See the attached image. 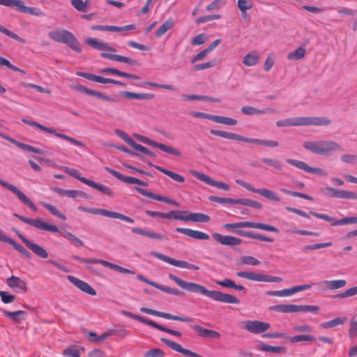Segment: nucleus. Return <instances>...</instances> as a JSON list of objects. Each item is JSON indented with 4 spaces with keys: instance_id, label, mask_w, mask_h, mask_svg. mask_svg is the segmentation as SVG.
Listing matches in <instances>:
<instances>
[{
    "instance_id": "obj_1",
    "label": "nucleus",
    "mask_w": 357,
    "mask_h": 357,
    "mask_svg": "<svg viewBox=\"0 0 357 357\" xmlns=\"http://www.w3.org/2000/svg\"><path fill=\"white\" fill-rule=\"evenodd\" d=\"M170 280L174 281L182 289L192 293L204 295L211 299L229 304H239L240 300L229 294H225L215 290H208L204 286L195 282H186L174 274H169Z\"/></svg>"
},
{
    "instance_id": "obj_2",
    "label": "nucleus",
    "mask_w": 357,
    "mask_h": 357,
    "mask_svg": "<svg viewBox=\"0 0 357 357\" xmlns=\"http://www.w3.org/2000/svg\"><path fill=\"white\" fill-rule=\"evenodd\" d=\"M303 148L317 155L328 156L337 151H343L342 146L332 140L307 141L303 143Z\"/></svg>"
},
{
    "instance_id": "obj_3",
    "label": "nucleus",
    "mask_w": 357,
    "mask_h": 357,
    "mask_svg": "<svg viewBox=\"0 0 357 357\" xmlns=\"http://www.w3.org/2000/svg\"><path fill=\"white\" fill-rule=\"evenodd\" d=\"M331 120L324 116H298L280 120L276 122L278 127L300 126H328Z\"/></svg>"
},
{
    "instance_id": "obj_4",
    "label": "nucleus",
    "mask_w": 357,
    "mask_h": 357,
    "mask_svg": "<svg viewBox=\"0 0 357 357\" xmlns=\"http://www.w3.org/2000/svg\"><path fill=\"white\" fill-rule=\"evenodd\" d=\"M210 133L214 136H218L225 139L236 140L250 144H260L268 147H276L279 145L277 141L261 139L257 138H248L238 134L229 132L222 130L212 129L210 130Z\"/></svg>"
},
{
    "instance_id": "obj_5",
    "label": "nucleus",
    "mask_w": 357,
    "mask_h": 357,
    "mask_svg": "<svg viewBox=\"0 0 357 357\" xmlns=\"http://www.w3.org/2000/svg\"><path fill=\"white\" fill-rule=\"evenodd\" d=\"M48 36L54 41L64 43L76 52H82V47L77 38L66 29L52 31L49 32Z\"/></svg>"
},
{
    "instance_id": "obj_6",
    "label": "nucleus",
    "mask_w": 357,
    "mask_h": 357,
    "mask_svg": "<svg viewBox=\"0 0 357 357\" xmlns=\"http://www.w3.org/2000/svg\"><path fill=\"white\" fill-rule=\"evenodd\" d=\"M223 227L241 236L248 237L250 238L260 240L262 241L270 243L274 241L273 238L264 236L260 234L238 229L239 228H248V221L238 222L234 223H226L223 225Z\"/></svg>"
},
{
    "instance_id": "obj_7",
    "label": "nucleus",
    "mask_w": 357,
    "mask_h": 357,
    "mask_svg": "<svg viewBox=\"0 0 357 357\" xmlns=\"http://www.w3.org/2000/svg\"><path fill=\"white\" fill-rule=\"evenodd\" d=\"M271 311L282 312V313H294L298 312H310L312 314H317L319 310V307L317 305H297L294 304H281L273 305L269 307Z\"/></svg>"
},
{
    "instance_id": "obj_8",
    "label": "nucleus",
    "mask_w": 357,
    "mask_h": 357,
    "mask_svg": "<svg viewBox=\"0 0 357 357\" xmlns=\"http://www.w3.org/2000/svg\"><path fill=\"white\" fill-rule=\"evenodd\" d=\"M71 258L75 261H77L80 263H91L93 264H101L105 267L109 268L113 271H117L123 274H135V272L132 270L122 267L117 264L111 263L109 261L100 259H89V258H83L79 257L77 255H72Z\"/></svg>"
},
{
    "instance_id": "obj_9",
    "label": "nucleus",
    "mask_w": 357,
    "mask_h": 357,
    "mask_svg": "<svg viewBox=\"0 0 357 357\" xmlns=\"http://www.w3.org/2000/svg\"><path fill=\"white\" fill-rule=\"evenodd\" d=\"M13 215L20 220H21L22 222L27 225H29L38 229L50 231L53 233L59 231V228L56 225L43 222L40 218L32 219L30 218L19 215L17 213H14Z\"/></svg>"
},
{
    "instance_id": "obj_10",
    "label": "nucleus",
    "mask_w": 357,
    "mask_h": 357,
    "mask_svg": "<svg viewBox=\"0 0 357 357\" xmlns=\"http://www.w3.org/2000/svg\"><path fill=\"white\" fill-rule=\"evenodd\" d=\"M236 183L242 186L243 188H245L248 191L257 193L268 200L276 202H280V198L273 190H271L267 188H255L249 183L240 179H236Z\"/></svg>"
},
{
    "instance_id": "obj_11",
    "label": "nucleus",
    "mask_w": 357,
    "mask_h": 357,
    "mask_svg": "<svg viewBox=\"0 0 357 357\" xmlns=\"http://www.w3.org/2000/svg\"><path fill=\"white\" fill-rule=\"evenodd\" d=\"M236 275L250 280L264 282H280L282 279L280 277L273 276L260 273L238 271Z\"/></svg>"
},
{
    "instance_id": "obj_12",
    "label": "nucleus",
    "mask_w": 357,
    "mask_h": 357,
    "mask_svg": "<svg viewBox=\"0 0 357 357\" xmlns=\"http://www.w3.org/2000/svg\"><path fill=\"white\" fill-rule=\"evenodd\" d=\"M151 255L162 261H165L176 267L188 268L193 271H198L199 269V267L195 264H190L186 261L176 260L175 259L171 258L169 256L165 255L163 254L155 251H152L151 252Z\"/></svg>"
},
{
    "instance_id": "obj_13",
    "label": "nucleus",
    "mask_w": 357,
    "mask_h": 357,
    "mask_svg": "<svg viewBox=\"0 0 357 357\" xmlns=\"http://www.w3.org/2000/svg\"><path fill=\"white\" fill-rule=\"evenodd\" d=\"M12 230L16 234V235L20 238V240L24 243V245L29 250H31L36 256L41 259H47L48 257V252L45 248H43L40 245L29 241L17 229L13 228Z\"/></svg>"
},
{
    "instance_id": "obj_14",
    "label": "nucleus",
    "mask_w": 357,
    "mask_h": 357,
    "mask_svg": "<svg viewBox=\"0 0 357 357\" xmlns=\"http://www.w3.org/2000/svg\"><path fill=\"white\" fill-rule=\"evenodd\" d=\"M135 137L137 138V140H139L149 146L159 149L161 151H162L165 153H167L169 154H171L173 155H176V156H180L181 154V152L178 150H177L176 149L169 146H167V145L161 144V143H158V142H155L153 139H151L146 137H144V136H142L140 135H136Z\"/></svg>"
},
{
    "instance_id": "obj_15",
    "label": "nucleus",
    "mask_w": 357,
    "mask_h": 357,
    "mask_svg": "<svg viewBox=\"0 0 357 357\" xmlns=\"http://www.w3.org/2000/svg\"><path fill=\"white\" fill-rule=\"evenodd\" d=\"M0 185L6 188L8 190L14 193L18 199L26 206H27L29 208H31L33 211H37V207L35 204L31 202V200L25 195L24 192L20 190L15 185L2 180L0 178Z\"/></svg>"
},
{
    "instance_id": "obj_16",
    "label": "nucleus",
    "mask_w": 357,
    "mask_h": 357,
    "mask_svg": "<svg viewBox=\"0 0 357 357\" xmlns=\"http://www.w3.org/2000/svg\"><path fill=\"white\" fill-rule=\"evenodd\" d=\"M140 311L142 312H144V313H146L148 314L165 318L167 319L179 321H182V322L190 323V322H192L194 320V319L192 317L173 315L169 313L163 312L158 311L155 310H153V309H150V308H147V307H141Z\"/></svg>"
},
{
    "instance_id": "obj_17",
    "label": "nucleus",
    "mask_w": 357,
    "mask_h": 357,
    "mask_svg": "<svg viewBox=\"0 0 357 357\" xmlns=\"http://www.w3.org/2000/svg\"><path fill=\"white\" fill-rule=\"evenodd\" d=\"M323 193L331 198L348 199L357 200V193L351 191L338 190L327 186L322 190Z\"/></svg>"
},
{
    "instance_id": "obj_18",
    "label": "nucleus",
    "mask_w": 357,
    "mask_h": 357,
    "mask_svg": "<svg viewBox=\"0 0 357 357\" xmlns=\"http://www.w3.org/2000/svg\"><path fill=\"white\" fill-rule=\"evenodd\" d=\"M9 7H15L19 12L27 13L37 17L45 15V13L40 8L36 7L26 6L21 0H11V3H10Z\"/></svg>"
},
{
    "instance_id": "obj_19",
    "label": "nucleus",
    "mask_w": 357,
    "mask_h": 357,
    "mask_svg": "<svg viewBox=\"0 0 357 357\" xmlns=\"http://www.w3.org/2000/svg\"><path fill=\"white\" fill-rule=\"evenodd\" d=\"M191 174L198 180L204 182L209 185L214 186L226 191L230 190V187L228 184L221 181H216L204 173L194 170L191 172Z\"/></svg>"
},
{
    "instance_id": "obj_20",
    "label": "nucleus",
    "mask_w": 357,
    "mask_h": 357,
    "mask_svg": "<svg viewBox=\"0 0 357 357\" xmlns=\"http://www.w3.org/2000/svg\"><path fill=\"white\" fill-rule=\"evenodd\" d=\"M72 88L80 93H84L88 96H95L99 99H102L106 101L116 102L117 100L114 98L107 96L100 91H97L93 89H88L87 87L81 85L75 84L72 86Z\"/></svg>"
},
{
    "instance_id": "obj_21",
    "label": "nucleus",
    "mask_w": 357,
    "mask_h": 357,
    "mask_svg": "<svg viewBox=\"0 0 357 357\" xmlns=\"http://www.w3.org/2000/svg\"><path fill=\"white\" fill-rule=\"evenodd\" d=\"M105 169L108 173H109L110 174H112V176L116 177L117 179L120 180L121 181H122L123 183H130V184H137V185H143V186L149 185L148 183H146L141 179L137 178L135 177H132V176H125V175L121 174L119 172H117L109 167H105Z\"/></svg>"
},
{
    "instance_id": "obj_22",
    "label": "nucleus",
    "mask_w": 357,
    "mask_h": 357,
    "mask_svg": "<svg viewBox=\"0 0 357 357\" xmlns=\"http://www.w3.org/2000/svg\"><path fill=\"white\" fill-rule=\"evenodd\" d=\"M271 327L270 324L258 320L248 321L245 323L244 328L250 333L259 334L268 330Z\"/></svg>"
},
{
    "instance_id": "obj_23",
    "label": "nucleus",
    "mask_w": 357,
    "mask_h": 357,
    "mask_svg": "<svg viewBox=\"0 0 357 357\" xmlns=\"http://www.w3.org/2000/svg\"><path fill=\"white\" fill-rule=\"evenodd\" d=\"M286 162L288 164L291 165L300 169L304 170L306 172L321 176L325 175V172L321 168L310 167L307 165L305 162L301 160L288 158L286 160Z\"/></svg>"
},
{
    "instance_id": "obj_24",
    "label": "nucleus",
    "mask_w": 357,
    "mask_h": 357,
    "mask_svg": "<svg viewBox=\"0 0 357 357\" xmlns=\"http://www.w3.org/2000/svg\"><path fill=\"white\" fill-rule=\"evenodd\" d=\"M160 340L172 349L185 355V357H202L199 354L193 352L187 349L183 348L181 345L179 344L178 343L170 340L167 338L162 337Z\"/></svg>"
},
{
    "instance_id": "obj_25",
    "label": "nucleus",
    "mask_w": 357,
    "mask_h": 357,
    "mask_svg": "<svg viewBox=\"0 0 357 357\" xmlns=\"http://www.w3.org/2000/svg\"><path fill=\"white\" fill-rule=\"evenodd\" d=\"M212 236L215 241L222 245L235 246L239 245L242 243V240L241 238L229 235H222L219 233H213Z\"/></svg>"
},
{
    "instance_id": "obj_26",
    "label": "nucleus",
    "mask_w": 357,
    "mask_h": 357,
    "mask_svg": "<svg viewBox=\"0 0 357 357\" xmlns=\"http://www.w3.org/2000/svg\"><path fill=\"white\" fill-rule=\"evenodd\" d=\"M68 280L74 284L76 287H77L81 291L91 295V296H95L96 295V291L94 289L93 287H91L89 284L84 282V280H82L73 275H68L67 276Z\"/></svg>"
},
{
    "instance_id": "obj_27",
    "label": "nucleus",
    "mask_w": 357,
    "mask_h": 357,
    "mask_svg": "<svg viewBox=\"0 0 357 357\" xmlns=\"http://www.w3.org/2000/svg\"><path fill=\"white\" fill-rule=\"evenodd\" d=\"M135 190L137 192H139V194H141L145 197L152 198L153 199H155V200H158L160 202H165V203H167V204L175 206H179V203L178 202H176L174 199H172L167 197L161 196V195L155 194L153 192H149L140 187H135Z\"/></svg>"
},
{
    "instance_id": "obj_28",
    "label": "nucleus",
    "mask_w": 357,
    "mask_h": 357,
    "mask_svg": "<svg viewBox=\"0 0 357 357\" xmlns=\"http://www.w3.org/2000/svg\"><path fill=\"white\" fill-rule=\"evenodd\" d=\"M192 328L195 331L200 337L204 338L218 340L221 337L219 332L205 328L199 325H194L192 326Z\"/></svg>"
},
{
    "instance_id": "obj_29",
    "label": "nucleus",
    "mask_w": 357,
    "mask_h": 357,
    "mask_svg": "<svg viewBox=\"0 0 357 357\" xmlns=\"http://www.w3.org/2000/svg\"><path fill=\"white\" fill-rule=\"evenodd\" d=\"M176 231L197 240H208L210 238L208 234L203 231L192 229L177 227Z\"/></svg>"
},
{
    "instance_id": "obj_30",
    "label": "nucleus",
    "mask_w": 357,
    "mask_h": 357,
    "mask_svg": "<svg viewBox=\"0 0 357 357\" xmlns=\"http://www.w3.org/2000/svg\"><path fill=\"white\" fill-rule=\"evenodd\" d=\"M241 112L245 115H257V114H272L277 112V110L272 107H266L263 109H259L251 106H244L241 108Z\"/></svg>"
},
{
    "instance_id": "obj_31",
    "label": "nucleus",
    "mask_w": 357,
    "mask_h": 357,
    "mask_svg": "<svg viewBox=\"0 0 357 357\" xmlns=\"http://www.w3.org/2000/svg\"><path fill=\"white\" fill-rule=\"evenodd\" d=\"M0 136H1L3 139H6L13 143H14L17 147H19L20 149H23V150H26V151H31V152H33V153H38V154H44L45 153V151L44 150L41 149H38V148H36L33 146H31L29 144H24V143H22V142H17L14 139H13L12 138H10V137L8 136H6L3 134H1L0 133Z\"/></svg>"
},
{
    "instance_id": "obj_32",
    "label": "nucleus",
    "mask_w": 357,
    "mask_h": 357,
    "mask_svg": "<svg viewBox=\"0 0 357 357\" xmlns=\"http://www.w3.org/2000/svg\"><path fill=\"white\" fill-rule=\"evenodd\" d=\"M86 45L92 47L93 49L100 51H109L115 52L116 50L114 47H109L107 43L98 41V39L93 38H89L85 40Z\"/></svg>"
},
{
    "instance_id": "obj_33",
    "label": "nucleus",
    "mask_w": 357,
    "mask_h": 357,
    "mask_svg": "<svg viewBox=\"0 0 357 357\" xmlns=\"http://www.w3.org/2000/svg\"><path fill=\"white\" fill-rule=\"evenodd\" d=\"M7 284L17 291H26V284L21 278L12 275L7 280Z\"/></svg>"
},
{
    "instance_id": "obj_34",
    "label": "nucleus",
    "mask_w": 357,
    "mask_h": 357,
    "mask_svg": "<svg viewBox=\"0 0 357 357\" xmlns=\"http://www.w3.org/2000/svg\"><path fill=\"white\" fill-rule=\"evenodd\" d=\"M132 231L134 234H140L144 236H146L151 238H155L158 239L161 241L166 240L167 238L165 236L160 234L159 233L152 232L150 231H148L146 229H142V228H138V227H134L132 229Z\"/></svg>"
},
{
    "instance_id": "obj_35",
    "label": "nucleus",
    "mask_w": 357,
    "mask_h": 357,
    "mask_svg": "<svg viewBox=\"0 0 357 357\" xmlns=\"http://www.w3.org/2000/svg\"><path fill=\"white\" fill-rule=\"evenodd\" d=\"M100 71L102 73H109L112 75H117L119 77H126V78L131 79H140V77L138 75L125 73V72L121 71L118 69L113 68H102Z\"/></svg>"
},
{
    "instance_id": "obj_36",
    "label": "nucleus",
    "mask_w": 357,
    "mask_h": 357,
    "mask_svg": "<svg viewBox=\"0 0 357 357\" xmlns=\"http://www.w3.org/2000/svg\"><path fill=\"white\" fill-rule=\"evenodd\" d=\"M211 220L209 215L202 213H190L185 215V222L191 221L194 222H208Z\"/></svg>"
},
{
    "instance_id": "obj_37",
    "label": "nucleus",
    "mask_w": 357,
    "mask_h": 357,
    "mask_svg": "<svg viewBox=\"0 0 357 357\" xmlns=\"http://www.w3.org/2000/svg\"><path fill=\"white\" fill-rule=\"evenodd\" d=\"M121 96L128 99H137V100H150L153 99L155 97V95L153 93H137L135 92L130 91H122L121 93Z\"/></svg>"
},
{
    "instance_id": "obj_38",
    "label": "nucleus",
    "mask_w": 357,
    "mask_h": 357,
    "mask_svg": "<svg viewBox=\"0 0 357 357\" xmlns=\"http://www.w3.org/2000/svg\"><path fill=\"white\" fill-rule=\"evenodd\" d=\"M137 278L140 280V281H142L163 292H165V293H168V294H170L172 293V287H167V286H164V285H162V284H160L155 282H153L152 280H149L148 278L144 277L141 274H139L137 275Z\"/></svg>"
},
{
    "instance_id": "obj_39",
    "label": "nucleus",
    "mask_w": 357,
    "mask_h": 357,
    "mask_svg": "<svg viewBox=\"0 0 357 357\" xmlns=\"http://www.w3.org/2000/svg\"><path fill=\"white\" fill-rule=\"evenodd\" d=\"M347 282L344 280H324L317 282L318 285L322 287L323 284H326L329 289L334 290L342 288L345 286Z\"/></svg>"
},
{
    "instance_id": "obj_40",
    "label": "nucleus",
    "mask_w": 357,
    "mask_h": 357,
    "mask_svg": "<svg viewBox=\"0 0 357 357\" xmlns=\"http://www.w3.org/2000/svg\"><path fill=\"white\" fill-rule=\"evenodd\" d=\"M258 349L262 351H265L267 353H280L282 351H286V347H282V346H271L269 344H267L263 342H261L258 344Z\"/></svg>"
},
{
    "instance_id": "obj_41",
    "label": "nucleus",
    "mask_w": 357,
    "mask_h": 357,
    "mask_svg": "<svg viewBox=\"0 0 357 357\" xmlns=\"http://www.w3.org/2000/svg\"><path fill=\"white\" fill-rule=\"evenodd\" d=\"M3 313L6 317L10 319L12 321L16 323H20L22 319L24 320V318H21V317L26 316L27 314V312L24 310H17L15 312L4 310Z\"/></svg>"
},
{
    "instance_id": "obj_42",
    "label": "nucleus",
    "mask_w": 357,
    "mask_h": 357,
    "mask_svg": "<svg viewBox=\"0 0 357 357\" xmlns=\"http://www.w3.org/2000/svg\"><path fill=\"white\" fill-rule=\"evenodd\" d=\"M87 185L96 188L102 193L107 195L110 197H112L114 195L112 190L109 187L101 183H96L92 180H89V181L87 183Z\"/></svg>"
},
{
    "instance_id": "obj_43",
    "label": "nucleus",
    "mask_w": 357,
    "mask_h": 357,
    "mask_svg": "<svg viewBox=\"0 0 357 357\" xmlns=\"http://www.w3.org/2000/svg\"><path fill=\"white\" fill-rule=\"evenodd\" d=\"M174 26V22L172 18L167 20L155 31V36L156 38H160L167 31L171 29Z\"/></svg>"
},
{
    "instance_id": "obj_44",
    "label": "nucleus",
    "mask_w": 357,
    "mask_h": 357,
    "mask_svg": "<svg viewBox=\"0 0 357 357\" xmlns=\"http://www.w3.org/2000/svg\"><path fill=\"white\" fill-rule=\"evenodd\" d=\"M155 168L177 182L183 183L185 181V178L177 173H175L160 166H155Z\"/></svg>"
},
{
    "instance_id": "obj_45",
    "label": "nucleus",
    "mask_w": 357,
    "mask_h": 357,
    "mask_svg": "<svg viewBox=\"0 0 357 357\" xmlns=\"http://www.w3.org/2000/svg\"><path fill=\"white\" fill-rule=\"evenodd\" d=\"M248 228H255V229H259L268 231L275 232L278 233L279 232V230L278 228L264 223L261 222H249L248 221Z\"/></svg>"
},
{
    "instance_id": "obj_46",
    "label": "nucleus",
    "mask_w": 357,
    "mask_h": 357,
    "mask_svg": "<svg viewBox=\"0 0 357 357\" xmlns=\"http://www.w3.org/2000/svg\"><path fill=\"white\" fill-rule=\"evenodd\" d=\"M121 314L127 317L131 318L134 320L138 321L142 324H144L150 326H152L153 323V321H152V320L147 319L143 317L135 314L128 311L123 310L121 312Z\"/></svg>"
},
{
    "instance_id": "obj_47",
    "label": "nucleus",
    "mask_w": 357,
    "mask_h": 357,
    "mask_svg": "<svg viewBox=\"0 0 357 357\" xmlns=\"http://www.w3.org/2000/svg\"><path fill=\"white\" fill-rule=\"evenodd\" d=\"M259 56L256 52H252L247 54L243 59V63L246 66H253L257 64Z\"/></svg>"
},
{
    "instance_id": "obj_48",
    "label": "nucleus",
    "mask_w": 357,
    "mask_h": 357,
    "mask_svg": "<svg viewBox=\"0 0 357 357\" xmlns=\"http://www.w3.org/2000/svg\"><path fill=\"white\" fill-rule=\"evenodd\" d=\"M294 287H291L289 289H284L282 290H277V291H268L266 292V295L268 296H289L294 294H295Z\"/></svg>"
},
{
    "instance_id": "obj_49",
    "label": "nucleus",
    "mask_w": 357,
    "mask_h": 357,
    "mask_svg": "<svg viewBox=\"0 0 357 357\" xmlns=\"http://www.w3.org/2000/svg\"><path fill=\"white\" fill-rule=\"evenodd\" d=\"M63 236L68 239L75 246L79 248L84 245V242L70 231H66L62 234Z\"/></svg>"
},
{
    "instance_id": "obj_50",
    "label": "nucleus",
    "mask_w": 357,
    "mask_h": 357,
    "mask_svg": "<svg viewBox=\"0 0 357 357\" xmlns=\"http://www.w3.org/2000/svg\"><path fill=\"white\" fill-rule=\"evenodd\" d=\"M187 211H171L168 213H165V218L166 219H175L179 220L185 222V215H183V213H186Z\"/></svg>"
},
{
    "instance_id": "obj_51",
    "label": "nucleus",
    "mask_w": 357,
    "mask_h": 357,
    "mask_svg": "<svg viewBox=\"0 0 357 357\" xmlns=\"http://www.w3.org/2000/svg\"><path fill=\"white\" fill-rule=\"evenodd\" d=\"M78 211L93 214V215H101L103 216L107 215V209H102V208H87L85 206H78L77 207Z\"/></svg>"
},
{
    "instance_id": "obj_52",
    "label": "nucleus",
    "mask_w": 357,
    "mask_h": 357,
    "mask_svg": "<svg viewBox=\"0 0 357 357\" xmlns=\"http://www.w3.org/2000/svg\"><path fill=\"white\" fill-rule=\"evenodd\" d=\"M344 319L340 317L335 318L334 319L323 322L320 324V327L324 329H328L336 327L337 326L343 324Z\"/></svg>"
},
{
    "instance_id": "obj_53",
    "label": "nucleus",
    "mask_w": 357,
    "mask_h": 357,
    "mask_svg": "<svg viewBox=\"0 0 357 357\" xmlns=\"http://www.w3.org/2000/svg\"><path fill=\"white\" fill-rule=\"evenodd\" d=\"M213 122L225 124L227 126H235L238 123L237 121L234 119L219 115H215Z\"/></svg>"
},
{
    "instance_id": "obj_54",
    "label": "nucleus",
    "mask_w": 357,
    "mask_h": 357,
    "mask_svg": "<svg viewBox=\"0 0 357 357\" xmlns=\"http://www.w3.org/2000/svg\"><path fill=\"white\" fill-rule=\"evenodd\" d=\"M41 204L54 216L60 218L62 220H66V216L61 213L54 206L46 202H42Z\"/></svg>"
},
{
    "instance_id": "obj_55",
    "label": "nucleus",
    "mask_w": 357,
    "mask_h": 357,
    "mask_svg": "<svg viewBox=\"0 0 357 357\" xmlns=\"http://www.w3.org/2000/svg\"><path fill=\"white\" fill-rule=\"evenodd\" d=\"M316 340V337L311 335L303 334V335H297L292 336L289 338L290 343H296L302 341L305 342H314Z\"/></svg>"
},
{
    "instance_id": "obj_56",
    "label": "nucleus",
    "mask_w": 357,
    "mask_h": 357,
    "mask_svg": "<svg viewBox=\"0 0 357 357\" xmlns=\"http://www.w3.org/2000/svg\"><path fill=\"white\" fill-rule=\"evenodd\" d=\"M106 217H109L111 218L120 219L121 220H123V221H126V222H128L130 223H133L135 222L134 219L131 218L130 217H128L124 214H122V213H120L118 212L110 211L108 210L107 212Z\"/></svg>"
},
{
    "instance_id": "obj_57",
    "label": "nucleus",
    "mask_w": 357,
    "mask_h": 357,
    "mask_svg": "<svg viewBox=\"0 0 357 357\" xmlns=\"http://www.w3.org/2000/svg\"><path fill=\"white\" fill-rule=\"evenodd\" d=\"M333 243L331 242L321 243H315L312 245H307L302 248V251L305 253L307 252L309 250H314L324 248H328L332 246Z\"/></svg>"
},
{
    "instance_id": "obj_58",
    "label": "nucleus",
    "mask_w": 357,
    "mask_h": 357,
    "mask_svg": "<svg viewBox=\"0 0 357 357\" xmlns=\"http://www.w3.org/2000/svg\"><path fill=\"white\" fill-rule=\"evenodd\" d=\"M357 223V216L352 217H345L344 218H341L340 220L333 221L331 223L332 226H340L348 224H356Z\"/></svg>"
},
{
    "instance_id": "obj_59",
    "label": "nucleus",
    "mask_w": 357,
    "mask_h": 357,
    "mask_svg": "<svg viewBox=\"0 0 357 357\" xmlns=\"http://www.w3.org/2000/svg\"><path fill=\"white\" fill-rule=\"evenodd\" d=\"M305 50L303 47H298L295 51L291 52L287 54V59H301L305 56Z\"/></svg>"
},
{
    "instance_id": "obj_60",
    "label": "nucleus",
    "mask_w": 357,
    "mask_h": 357,
    "mask_svg": "<svg viewBox=\"0 0 357 357\" xmlns=\"http://www.w3.org/2000/svg\"><path fill=\"white\" fill-rule=\"evenodd\" d=\"M0 32L4 33L7 36L22 43H26V40L22 38V37L19 36L17 34L15 33L14 32L8 30V29L3 27V26L0 25Z\"/></svg>"
},
{
    "instance_id": "obj_61",
    "label": "nucleus",
    "mask_w": 357,
    "mask_h": 357,
    "mask_svg": "<svg viewBox=\"0 0 357 357\" xmlns=\"http://www.w3.org/2000/svg\"><path fill=\"white\" fill-rule=\"evenodd\" d=\"M264 163L273 167L274 169L277 170H282V162L277 159H272L268 158H264L261 160Z\"/></svg>"
},
{
    "instance_id": "obj_62",
    "label": "nucleus",
    "mask_w": 357,
    "mask_h": 357,
    "mask_svg": "<svg viewBox=\"0 0 357 357\" xmlns=\"http://www.w3.org/2000/svg\"><path fill=\"white\" fill-rule=\"evenodd\" d=\"M0 241L11 245L18 252L22 248V245L17 243L13 238L4 235L2 232H0Z\"/></svg>"
},
{
    "instance_id": "obj_63",
    "label": "nucleus",
    "mask_w": 357,
    "mask_h": 357,
    "mask_svg": "<svg viewBox=\"0 0 357 357\" xmlns=\"http://www.w3.org/2000/svg\"><path fill=\"white\" fill-rule=\"evenodd\" d=\"M357 294V285L356 287L349 288L344 291L340 293L335 296L334 298H344L347 297L353 296Z\"/></svg>"
},
{
    "instance_id": "obj_64",
    "label": "nucleus",
    "mask_w": 357,
    "mask_h": 357,
    "mask_svg": "<svg viewBox=\"0 0 357 357\" xmlns=\"http://www.w3.org/2000/svg\"><path fill=\"white\" fill-rule=\"evenodd\" d=\"M164 351L158 348L152 349L149 350L144 356V357H164Z\"/></svg>"
}]
</instances>
